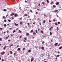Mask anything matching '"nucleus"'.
Listing matches in <instances>:
<instances>
[{
	"instance_id": "ddd939ff",
	"label": "nucleus",
	"mask_w": 62,
	"mask_h": 62,
	"mask_svg": "<svg viewBox=\"0 0 62 62\" xmlns=\"http://www.w3.org/2000/svg\"><path fill=\"white\" fill-rule=\"evenodd\" d=\"M42 49L43 50H44V47H42Z\"/></svg>"
},
{
	"instance_id": "5701e85b",
	"label": "nucleus",
	"mask_w": 62,
	"mask_h": 62,
	"mask_svg": "<svg viewBox=\"0 0 62 62\" xmlns=\"http://www.w3.org/2000/svg\"><path fill=\"white\" fill-rule=\"evenodd\" d=\"M33 59H31V62H32V61H33Z\"/></svg>"
},
{
	"instance_id": "2eb2a0df",
	"label": "nucleus",
	"mask_w": 62,
	"mask_h": 62,
	"mask_svg": "<svg viewBox=\"0 0 62 62\" xmlns=\"http://www.w3.org/2000/svg\"><path fill=\"white\" fill-rule=\"evenodd\" d=\"M16 32V31L14 30V31H13V33H14V32Z\"/></svg>"
},
{
	"instance_id": "864d4df0",
	"label": "nucleus",
	"mask_w": 62,
	"mask_h": 62,
	"mask_svg": "<svg viewBox=\"0 0 62 62\" xmlns=\"http://www.w3.org/2000/svg\"><path fill=\"white\" fill-rule=\"evenodd\" d=\"M3 49L4 50H5V49H6V48H5V47H4L3 48Z\"/></svg>"
},
{
	"instance_id": "b1692460",
	"label": "nucleus",
	"mask_w": 62,
	"mask_h": 62,
	"mask_svg": "<svg viewBox=\"0 0 62 62\" xmlns=\"http://www.w3.org/2000/svg\"><path fill=\"white\" fill-rule=\"evenodd\" d=\"M3 10L4 11H6V9H3Z\"/></svg>"
},
{
	"instance_id": "473e14b6",
	"label": "nucleus",
	"mask_w": 62,
	"mask_h": 62,
	"mask_svg": "<svg viewBox=\"0 0 62 62\" xmlns=\"http://www.w3.org/2000/svg\"><path fill=\"white\" fill-rule=\"evenodd\" d=\"M42 42L43 43H45V42L44 41H43Z\"/></svg>"
},
{
	"instance_id": "8fccbe9b",
	"label": "nucleus",
	"mask_w": 62,
	"mask_h": 62,
	"mask_svg": "<svg viewBox=\"0 0 62 62\" xmlns=\"http://www.w3.org/2000/svg\"><path fill=\"white\" fill-rule=\"evenodd\" d=\"M12 20H14V17H12Z\"/></svg>"
},
{
	"instance_id": "f257e3e1",
	"label": "nucleus",
	"mask_w": 62,
	"mask_h": 62,
	"mask_svg": "<svg viewBox=\"0 0 62 62\" xmlns=\"http://www.w3.org/2000/svg\"><path fill=\"white\" fill-rule=\"evenodd\" d=\"M55 4H56V5L57 6V5H59V2H56Z\"/></svg>"
},
{
	"instance_id": "774afa93",
	"label": "nucleus",
	"mask_w": 62,
	"mask_h": 62,
	"mask_svg": "<svg viewBox=\"0 0 62 62\" xmlns=\"http://www.w3.org/2000/svg\"><path fill=\"white\" fill-rule=\"evenodd\" d=\"M17 47H19V46H17Z\"/></svg>"
},
{
	"instance_id": "aec40b11",
	"label": "nucleus",
	"mask_w": 62,
	"mask_h": 62,
	"mask_svg": "<svg viewBox=\"0 0 62 62\" xmlns=\"http://www.w3.org/2000/svg\"><path fill=\"white\" fill-rule=\"evenodd\" d=\"M46 1L47 3H49V0H46Z\"/></svg>"
},
{
	"instance_id": "2f4dec72",
	"label": "nucleus",
	"mask_w": 62,
	"mask_h": 62,
	"mask_svg": "<svg viewBox=\"0 0 62 62\" xmlns=\"http://www.w3.org/2000/svg\"><path fill=\"white\" fill-rule=\"evenodd\" d=\"M33 35H35V34H36V33L35 32H33Z\"/></svg>"
},
{
	"instance_id": "680f3d73",
	"label": "nucleus",
	"mask_w": 62,
	"mask_h": 62,
	"mask_svg": "<svg viewBox=\"0 0 62 62\" xmlns=\"http://www.w3.org/2000/svg\"><path fill=\"white\" fill-rule=\"evenodd\" d=\"M25 3H27V1H26V0H25Z\"/></svg>"
},
{
	"instance_id": "79ce46f5",
	"label": "nucleus",
	"mask_w": 62,
	"mask_h": 62,
	"mask_svg": "<svg viewBox=\"0 0 62 62\" xmlns=\"http://www.w3.org/2000/svg\"><path fill=\"white\" fill-rule=\"evenodd\" d=\"M55 19L53 20V22H55Z\"/></svg>"
},
{
	"instance_id": "4be33fe9",
	"label": "nucleus",
	"mask_w": 62,
	"mask_h": 62,
	"mask_svg": "<svg viewBox=\"0 0 62 62\" xmlns=\"http://www.w3.org/2000/svg\"><path fill=\"white\" fill-rule=\"evenodd\" d=\"M3 18H4V19H6V17H5V16H3Z\"/></svg>"
},
{
	"instance_id": "13d9d810",
	"label": "nucleus",
	"mask_w": 62,
	"mask_h": 62,
	"mask_svg": "<svg viewBox=\"0 0 62 62\" xmlns=\"http://www.w3.org/2000/svg\"><path fill=\"white\" fill-rule=\"evenodd\" d=\"M51 42H53V40H52L51 39Z\"/></svg>"
},
{
	"instance_id": "72a5a7b5",
	"label": "nucleus",
	"mask_w": 62,
	"mask_h": 62,
	"mask_svg": "<svg viewBox=\"0 0 62 62\" xmlns=\"http://www.w3.org/2000/svg\"><path fill=\"white\" fill-rule=\"evenodd\" d=\"M42 4L43 5H44V2H42Z\"/></svg>"
},
{
	"instance_id": "4468645a",
	"label": "nucleus",
	"mask_w": 62,
	"mask_h": 62,
	"mask_svg": "<svg viewBox=\"0 0 62 62\" xmlns=\"http://www.w3.org/2000/svg\"><path fill=\"white\" fill-rule=\"evenodd\" d=\"M8 22H11V20H10L8 19Z\"/></svg>"
},
{
	"instance_id": "20e7f679",
	"label": "nucleus",
	"mask_w": 62,
	"mask_h": 62,
	"mask_svg": "<svg viewBox=\"0 0 62 62\" xmlns=\"http://www.w3.org/2000/svg\"><path fill=\"white\" fill-rule=\"evenodd\" d=\"M16 16H18V14H15V15L14 16L15 17H16Z\"/></svg>"
},
{
	"instance_id": "a19ab883",
	"label": "nucleus",
	"mask_w": 62,
	"mask_h": 62,
	"mask_svg": "<svg viewBox=\"0 0 62 62\" xmlns=\"http://www.w3.org/2000/svg\"><path fill=\"white\" fill-rule=\"evenodd\" d=\"M28 18H30V16H28Z\"/></svg>"
},
{
	"instance_id": "c756f323",
	"label": "nucleus",
	"mask_w": 62,
	"mask_h": 62,
	"mask_svg": "<svg viewBox=\"0 0 62 62\" xmlns=\"http://www.w3.org/2000/svg\"><path fill=\"white\" fill-rule=\"evenodd\" d=\"M57 11H58V10H55L54 11V12H57Z\"/></svg>"
},
{
	"instance_id": "f8f14e48",
	"label": "nucleus",
	"mask_w": 62,
	"mask_h": 62,
	"mask_svg": "<svg viewBox=\"0 0 62 62\" xmlns=\"http://www.w3.org/2000/svg\"><path fill=\"white\" fill-rule=\"evenodd\" d=\"M26 34L27 35V36H28V35H29V33H27Z\"/></svg>"
},
{
	"instance_id": "3c124183",
	"label": "nucleus",
	"mask_w": 62,
	"mask_h": 62,
	"mask_svg": "<svg viewBox=\"0 0 62 62\" xmlns=\"http://www.w3.org/2000/svg\"><path fill=\"white\" fill-rule=\"evenodd\" d=\"M20 20H22V17H21V18H20Z\"/></svg>"
},
{
	"instance_id": "c03bdc74",
	"label": "nucleus",
	"mask_w": 62,
	"mask_h": 62,
	"mask_svg": "<svg viewBox=\"0 0 62 62\" xmlns=\"http://www.w3.org/2000/svg\"><path fill=\"white\" fill-rule=\"evenodd\" d=\"M35 48H36V49H37V48H38V46H35Z\"/></svg>"
},
{
	"instance_id": "a18cd8bd",
	"label": "nucleus",
	"mask_w": 62,
	"mask_h": 62,
	"mask_svg": "<svg viewBox=\"0 0 62 62\" xmlns=\"http://www.w3.org/2000/svg\"><path fill=\"white\" fill-rule=\"evenodd\" d=\"M8 37H6V39H8Z\"/></svg>"
},
{
	"instance_id": "6e6552de",
	"label": "nucleus",
	"mask_w": 62,
	"mask_h": 62,
	"mask_svg": "<svg viewBox=\"0 0 62 62\" xmlns=\"http://www.w3.org/2000/svg\"><path fill=\"white\" fill-rule=\"evenodd\" d=\"M62 46H60V47L59 48V49L60 50V49H62Z\"/></svg>"
},
{
	"instance_id": "1a4fd4ad",
	"label": "nucleus",
	"mask_w": 62,
	"mask_h": 62,
	"mask_svg": "<svg viewBox=\"0 0 62 62\" xmlns=\"http://www.w3.org/2000/svg\"><path fill=\"white\" fill-rule=\"evenodd\" d=\"M21 50V49L20 48H18L17 49V50H18V51H20Z\"/></svg>"
},
{
	"instance_id": "052dcab7",
	"label": "nucleus",
	"mask_w": 62,
	"mask_h": 62,
	"mask_svg": "<svg viewBox=\"0 0 62 62\" xmlns=\"http://www.w3.org/2000/svg\"><path fill=\"white\" fill-rule=\"evenodd\" d=\"M20 39H21V38H22V36H20Z\"/></svg>"
},
{
	"instance_id": "393cba45",
	"label": "nucleus",
	"mask_w": 62,
	"mask_h": 62,
	"mask_svg": "<svg viewBox=\"0 0 62 62\" xmlns=\"http://www.w3.org/2000/svg\"><path fill=\"white\" fill-rule=\"evenodd\" d=\"M57 23H58V24H60V22H58Z\"/></svg>"
},
{
	"instance_id": "412c9836",
	"label": "nucleus",
	"mask_w": 62,
	"mask_h": 62,
	"mask_svg": "<svg viewBox=\"0 0 62 62\" xmlns=\"http://www.w3.org/2000/svg\"><path fill=\"white\" fill-rule=\"evenodd\" d=\"M35 32L36 33H38V30H36Z\"/></svg>"
},
{
	"instance_id": "09e8293b",
	"label": "nucleus",
	"mask_w": 62,
	"mask_h": 62,
	"mask_svg": "<svg viewBox=\"0 0 62 62\" xmlns=\"http://www.w3.org/2000/svg\"><path fill=\"white\" fill-rule=\"evenodd\" d=\"M23 41L24 42H26V41H25V40H24Z\"/></svg>"
},
{
	"instance_id": "ea45409f",
	"label": "nucleus",
	"mask_w": 62,
	"mask_h": 62,
	"mask_svg": "<svg viewBox=\"0 0 62 62\" xmlns=\"http://www.w3.org/2000/svg\"><path fill=\"white\" fill-rule=\"evenodd\" d=\"M36 14H38V12H36Z\"/></svg>"
},
{
	"instance_id": "bb28decb",
	"label": "nucleus",
	"mask_w": 62,
	"mask_h": 62,
	"mask_svg": "<svg viewBox=\"0 0 62 62\" xmlns=\"http://www.w3.org/2000/svg\"><path fill=\"white\" fill-rule=\"evenodd\" d=\"M55 25H57V26L58 25V24H57V23H55Z\"/></svg>"
},
{
	"instance_id": "cd10ccee",
	"label": "nucleus",
	"mask_w": 62,
	"mask_h": 62,
	"mask_svg": "<svg viewBox=\"0 0 62 62\" xmlns=\"http://www.w3.org/2000/svg\"><path fill=\"white\" fill-rule=\"evenodd\" d=\"M56 56L57 57H59V55H57V56Z\"/></svg>"
},
{
	"instance_id": "37998d69",
	"label": "nucleus",
	"mask_w": 62,
	"mask_h": 62,
	"mask_svg": "<svg viewBox=\"0 0 62 62\" xmlns=\"http://www.w3.org/2000/svg\"><path fill=\"white\" fill-rule=\"evenodd\" d=\"M12 55H10L9 56V57H12Z\"/></svg>"
},
{
	"instance_id": "9d476101",
	"label": "nucleus",
	"mask_w": 62,
	"mask_h": 62,
	"mask_svg": "<svg viewBox=\"0 0 62 62\" xmlns=\"http://www.w3.org/2000/svg\"><path fill=\"white\" fill-rule=\"evenodd\" d=\"M53 8H54L56 7V6H55V5H54L53 6Z\"/></svg>"
},
{
	"instance_id": "423d86ee",
	"label": "nucleus",
	"mask_w": 62,
	"mask_h": 62,
	"mask_svg": "<svg viewBox=\"0 0 62 62\" xmlns=\"http://www.w3.org/2000/svg\"><path fill=\"white\" fill-rule=\"evenodd\" d=\"M10 54H13V53L12 52V51H10Z\"/></svg>"
},
{
	"instance_id": "dca6fc26",
	"label": "nucleus",
	"mask_w": 62,
	"mask_h": 62,
	"mask_svg": "<svg viewBox=\"0 0 62 62\" xmlns=\"http://www.w3.org/2000/svg\"><path fill=\"white\" fill-rule=\"evenodd\" d=\"M4 26L5 27H6V26H7V25H6V24H4Z\"/></svg>"
},
{
	"instance_id": "6e6d98bb",
	"label": "nucleus",
	"mask_w": 62,
	"mask_h": 62,
	"mask_svg": "<svg viewBox=\"0 0 62 62\" xmlns=\"http://www.w3.org/2000/svg\"><path fill=\"white\" fill-rule=\"evenodd\" d=\"M11 37H12L13 36V35L11 34Z\"/></svg>"
},
{
	"instance_id": "a211bd4d",
	"label": "nucleus",
	"mask_w": 62,
	"mask_h": 62,
	"mask_svg": "<svg viewBox=\"0 0 62 62\" xmlns=\"http://www.w3.org/2000/svg\"><path fill=\"white\" fill-rule=\"evenodd\" d=\"M22 22H20V24L22 25Z\"/></svg>"
},
{
	"instance_id": "69168bd1",
	"label": "nucleus",
	"mask_w": 62,
	"mask_h": 62,
	"mask_svg": "<svg viewBox=\"0 0 62 62\" xmlns=\"http://www.w3.org/2000/svg\"><path fill=\"white\" fill-rule=\"evenodd\" d=\"M10 46H13V44H11V45H10Z\"/></svg>"
},
{
	"instance_id": "4d7b16f0",
	"label": "nucleus",
	"mask_w": 62,
	"mask_h": 62,
	"mask_svg": "<svg viewBox=\"0 0 62 62\" xmlns=\"http://www.w3.org/2000/svg\"><path fill=\"white\" fill-rule=\"evenodd\" d=\"M53 3H54V2H52L51 3V4H53Z\"/></svg>"
},
{
	"instance_id": "bf43d9fd",
	"label": "nucleus",
	"mask_w": 62,
	"mask_h": 62,
	"mask_svg": "<svg viewBox=\"0 0 62 62\" xmlns=\"http://www.w3.org/2000/svg\"><path fill=\"white\" fill-rule=\"evenodd\" d=\"M49 23H51V21L49 20Z\"/></svg>"
},
{
	"instance_id": "0eeeda50",
	"label": "nucleus",
	"mask_w": 62,
	"mask_h": 62,
	"mask_svg": "<svg viewBox=\"0 0 62 62\" xmlns=\"http://www.w3.org/2000/svg\"><path fill=\"white\" fill-rule=\"evenodd\" d=\"M50 35L51 36V35H52V32H50Z\"/></svg>"
},
{
	"instance_id": "f704fd0d",
	"label": "nucleus",
	"mask_w": 62,
	"mask_h": 62,
	"mask_svg": "<svg viewBox=\"0 0 62 62\" xmlns=\"http://www.w3.org/2000/svg\"><path fill=\"white\" fill-rule=\"evenodd\" d=\"M45 20H44L43 22L44 23H45Z\"/></svg>"
},
{
	"instance_id": "58836bf2",
	"label": "nucleus",
	"mask_w": 62,
	"mask_h": 62,
	"mask_svg": "<svg viewBox=\"0 0 62 62\" xmlns=\"http://www.w3.org/2000/svg\"><path fill=\"white\" fill-rule=\"evenodd\" d=\"M30 12H31V13H32V12H32V11L31 10H30Z\"/></svg>"
},
{
	"instance_id": "e2e57ef3",
	"label": "nucleus",
	"mask_w": 62,
	"mask_h": 62,
	"mask_svg": "<svg viewBox=\"0 0 62 62\" xmlns=\"http://www.w3.org/2000/svg\"><path fill=\"white\" fill-rule=\"evenodd\" d=\"M8 41H10V40L9 39V40H8Z\"/></svg>"
},
{
	"instance_id": "338daca9",
	"label": "nucleus",
	"mask_w": 62,
	"mask_h": 62,
	"mask_svg": "<svg viewBox=\"0 0 62 62\" xmlns=\"http://www.w3.org/2000/svg\"><path fill=\"white\" fill-rule=\"evenodd\" d=\"M5 53V52H3V54H4Z\"/></svg>"
},
{
	"instance_id": "9b49d317",
	"label": "nucleus",
	"mask_w": 62,
	"mask_h": 62,
	"mask_svg": "<svg viewBox=\"0 0 62 62\" xmlns=\"http://www.w3.org/2000/svg\"><path fill=\"white\" fill-rule=\"evenodd\" d=\"M24 16H28V15L27 14V15H26V14H24Z\"/></svg>"
},
{
	"instance_id": "a878e982",
	"label": "nucleus",
	"mask_w": 62,
	"mask_h": 62,
	"mask_svg": "<svg viewBox=\"0 0 62 62\" xmlns=\"http://www.w3.org/2000/svg\"><path fill=\"white\" fill-rule=\"evenodd\" d=\"M31 33H32V32H33V30H31Z\"/></svg>"
},
{
	"instance_id": "39448f33",
	"label": "nucleus",
	"mask_w": 62,
	"mask_h": 62,
	"mask_svg": "<svg viewBox=\"0 0 62 62\" xmlns=\"http://www.w3.org/2000/svg\"><path fill=\"white\" fill-rule=\"evenodd\" d=\"M15 25H16V26H18V24L15 23Z\"/></svg>"
},
{
	"instance_id": "de8ad7c7",
	"label": "nucleus",
	"mask_w": 62,
	"mask_h": 62,
	"mask_svg": "<svg viewBox=\"0 0 62 62\" xmlns=\"http://www.w3.org/2000/svg\"><path fill=\"white\" fill-rule=\"evenodd\" d=\"M44 16H46V15L45 14H44Z\"/></svg>"
},
{
	"instance_id": "7c9ffc66",
	"label": "nucleus",
	"mask_w": 62,
	"mask_h": 62,
	"mask_svg": "<svg viewBox=\"0 0 62 62\" xmlns=\"http://www.w3.org/2000/svg\"><path fill=\"white\" fill-rule=\"evenodd\" d=\"M4 21L5 22H7V20H4Z\"/></svg>"
},
{
	"instance_id": "7ed1b4c3",
	"label": "nucleus",
	"mask_w": 62,
	"mask_h": 62,
	"mask_svg": "<svg viewBox=\"0 0 62 62\" xmlns=\"http://www.w3.org/2000/svg\"><path fill=\"white\" fill-rule=\"evenodd\" d=\"M14 15H15V14L13 13L10 15V16H13Z\"/></svg>"
},
{
	"instance_id": "f3484780",
	"label": "nucleus",
	"mask_w": 62,
	"mask_h": 62,
	"mask_svg": "<svg viewBox=\"0 0 62 62\" xmlns=\"http://www.w3.org/2000/svg\"><path fill=\"white\" fill-rule=\"evenodd\" d=\"M24 39L25 40H26V39H26V37H25Z\"/></svg>"
},
{
	"instance_id": "4c0bfd02",
	"label": "nucleus",
	"mask_w": 62,
	"mask_h": 62,
	"mask_svg": "<svg viewBox=\"0 0 62 62\" xmlns=\"http://www.w3.org/2000/svg\"><path fill=\"white\" fill-rule=\"evenodd\" d=\"M28 24V25H29V23H27Z\"/></svg>"
},
{
	"instance_id": "c85d7f7f",
	"label": "nucleus",
	"mask_w": 62,
	"mask_h": 62,
	"mask_svg": "<svg viewBox=\"0 0 62 62\" xmlns=\"http://www.w3.org/2000/svg\"><path fill=\"white\" fill-rule=\"evenodd\" d=\"M41 33H42V34H43V31H41Z\"/></svg>"
},
{
	"instance_id": "0e129e2a",
	"label": "nucleus",
	"mask_w": 62,
	"mask_h": 62,
	"mask_svg": "<svg viewBox=\"0 0 62 62\" xmlns=\"http://www.w3.org/2000/svg\"><path fill=\"white\" fill-rule=\"evenodd\" d=\"M5 48H7V46H5Z\"/></svg>"
},
{
	"instance_id": "603ef678",
	"label": "nucleus",
	"mask_w": 62,
	"mask_h": 62,
	"mask_svg": "<svg viewBox=\"0 0 62 62\" xmlns=\"http://www.w3.org/2000/svg\"><path fill=\"white\" fill-rule=\"evenodd\" d=\"M0 30H2V29H2V28H0Z\"/></svg>"
},
{
	"instance_id": "6ab92c4d",
	"label": "nucleus",
	"mask_w": 62,
	"mask_h": 62,
	"mask_svg": "<svg viewBox=\"0 0 62 62\" xmlns=\"http://www.w3.org/2000/svg\"><path fill=\"white\" fill-rule=\"evenodd\" d=\"M28 52L29 53H30V52H31V50H28Z\"/></svg>"
},
{
	"instance_id": "f03ea898",
	"label": "nucleus",
	"mask_w": 62,
	"mask_h": 62,
	"mask_svg": "<svg viewBox=\"0 0 62 62\" xmlns=\"http://www.w3.org/2000/svg\"><path fill=\"white\" fill-rule=\"evenodd\" d=\"M58 45V43H55L54 44V46H57Z\"/></svg>"
},
{
	"instance_id": "5fc2aeb1",
	"label": "nucleus",
	"mask_w": 62,
	"mask_h": 62,
	"mask_svg": "<svg viewBox=\"0 0 62 62\" xmlns=\"http://www.w3.org/2000/svg\"><path fill=\"white\" fill-rule=\"evenodd\" d=\"M23 50H24H24H25V48H23Z\"/></svg>"
},
{
	"instance_id": "c9c22d12",
	"label": "nucleus",
	"mask_w": 62,
	"mask_h": 62,
	"mask_svg": "<svg viewBox=\"0 0 62 62\" xmlns=\"http://www.w3.org/2000/svg\"><path fill=\"white\" fill-rule=\"evenodd\" d=\"M2 61H4V60L3 59H2Z\"/></svg>"
},
{
	"instance_id": "49530a36",
	"label": "nucleus",
	"mask_w": 62,
	"mask_h": 62,
	"mask_svg": "<svg viewBox=\"0 0 62 62\" xmlns=\"http://www.w3.org/2000/svg\"><path fill=\"white\" fill-rule=\"evenodd\" d=\"M10 29V30H11V29H12V28H9Z\"/></svg>"
},
{
	"instance_id": "e433bc0d",
	"label": "nucleus",
	"mask_w": 62,
	"mask_h": 62,
	"mask_svg": "<svg viewBox=\"0 0 62 62\" xmlns=\"http://www.w3.org/2000/svg\"><path fill=\"white\" fill-rule=\"evenodd\" d=\"M60 44H59V45L58 46V47H59V46H60Z\"/></svg>"
}]
</instances>
